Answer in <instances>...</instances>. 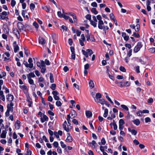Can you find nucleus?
I'll return each instance as SVG.
<instances>
[{
    "mask_svg": "<svg viewBox=\"0 0 155 155\" xmlns=\"http://www.w3.org/2000/svg\"><path fill=\"white\" fill-rule=\"evenodd\" d=\"M142 47V45L141 43L140 42H139L137 45L135 47L134 51L135 53L138 52L140 49V48Z\"/></svg>",
    "mask_w": 155,
    "mask_h": 155,
    "instance_id": "1",
    "label": "nucleus"
},
{
    "mask_svg": "<svg viewBox=\"0 0 155 155\" xmlns=\"http://www.w3.org/2000/svg\"><path fill=\"white\" fill-rule=\"evenodd\" d=\"M14 105L13 104L12 102H10L9 104H8L7 106V110L9 111H11L13 112V107Z\"/></svg>",
    "mask_w": 155,
    "mask_h": 155,
    "instance_id": "2",
    "label": "nucleus"
},
{
    "mask_svg": "<svg viewBox=\"0 0 155 155\" xmlns=\"http://www.w3.org/2000/svg\"><path fill=\"white\" fill-rule=\"evenodd\" d=\"M17 26L20 31L24 30L25 28L24 26L21 22H19L17 24Z\"/></svg>",
    "mask_w": 155,
    "mask_h": 155,
    "instance_id": "3",
    "label": "nucleus"
},
{
    "mask_svg": "<svg viewBox=\"0 0 155 155\" xmlns=\"http://www.w3.org/2000/svg\"><path fill=\"white\" fill-rule=\"evenodd\" d=\"M13 32L16 36L17 38L19 39L20 38V34L18 30L17 29H14L13 30Z\"/></svg>",
    "mask_w": 155,
    "mask_h": 155,
    "instance_id": "4",
    "label": "nucleus"
},
{
    "mask_svg": "<svg viewBox=\"0 0 155 155\" xmlns=\"http://www.w3.org/2000/svg\"><path fill=\"white\" fill-rule=\"evenodd\" d=\"M13 45L14 48V51L16 53L19 50V47L18 45L17 44L16 41H15L13 42Z\"/></svg>",
    "mask_w": 155,
    "mask_h": 155,
    "instance_id": "5",
    "label": "nucleus"
},
{
    "mask_svg": "<svg viewBox=\"0 0 155 155\" xmlns=\"http://www.w3.org/2000/svg\"><path fill=\"white\" fill-rule=\"evenodd\" d=\"M48 117L45 114H43V116L41 118V121L42 123H43L45 121H48Z\"/></svg>",
    "mask_w": 155,
    "mask_h": 155,
    "instance_id": "6",
    "label": "nucleus"
},
{
    "mask_svg": "<svg viewBox=\"0 0 155 155\" xmlns=\"http://www.w3.org/2000/svg\"><path fill=\"white\" fill-rule=\"evenodd\" d=\"M19 87L25 93H26L28 92V89L26 86L25 85H20Z\"/></svg>",
    "mask_w": 155,
    "mask_h": 155,
    "instance_id": "7",
    "label": "nucleus"
},
{
    "mask_svg": "<svg viewBox=\"0 0 155 155\" xmlns=\"http://www.w3.org/2000/svg\"><path fill=\"white\" fill-rule=\"evenodd\" d=\"M23 63L27 68H32L33 67V64H28L27 62L25 61H24Z\"/></svg>",
    "mask_w": 155,
    "mask_h": 155,
    "instance_id": "8",
    "label": "nucleus"
},
{
    "mask_svg": "<svg viewBox=\"0 0 155 155\" xmlns=\"http://www.w3.org/2000/svg\"><path fill=\"white\" fill-rule=\"evenodd\" d=\"M7 100L11 102H12L14 98V96L11 94H8L7 96Z\"/></svg>",
    "mask_w": 155,
    "mask_h": 155,
    "instance_id": "9",
    "label": "nucleus"
},
{
    "mask_svg": "<svg viewBox=\"0 0 155 155\" xmlns=\"http://www.w3.org/2000/svg\"><path fill=\"white\" fill-rule=\"evenodd\" d=\"M128 131L131 133V134L134 135H136L137 134V131L134 129H131L130 128H128Z\"/></svg>",
    "mask_w": 155,
    "mask_h": 155,
    "instance_id": "10",
    "label": "nucleus"
},
{
    "mask_svg": "<svg viewBox=\"0 0 155 155\" xmlns=\"http://www.w3.org/2000/svg\"><path fill=\"white\" fill-rule=\"evenodd\" d=\"M105 100L104 99H99L98 101L95 100V102L97 103H99L102 105H104L105 104Z\"/></svg>",
    "mask_w": 155,
    "mask_h": 155,
    "instance_id": "11",
    "label": "nucleus"
},
{
    "mask_svg": "<svg viewBox=\"0 0 155 155\" xmlns=\"http://www.w3.org/2000/svg\"><path fill=\"white\" fill-rule=\"evenodd\" d=\"M52 37L53 40V42L54 44L56 43L57 36L54 33L52 34Z\"/></svg>",
    "mask_w": 155,
    "mask_h": 155,
    "instance_id": "12",
    "label": "nucleus"
},
{
    "mask_svg": "<svg viewBox=\"0 0 155 155\" xmlns=\"http://www.w3.org/2000/svg\"><path fill=\"white\" fill-rule=\"evenodd\" d=\"M101 97V95L100 93H97L96 94V97L95 98H94V99L95 101V100H96L98 101L99 99H100Z\"/></svg>",
    "mask_w": 155,
    "mask_h": 155,
    "instance_id": "13",
    "label": "nucleus"
},
{
    "mask_svg": "<svg viewBox=\"0 0 155 155\" xmlns=\"http://www.w3.org/2000/svg\"><path fill=\"white\" fill-rule=\"evenodd\" d=\"M85 113L86 116L87 118H89L91 117L92 116V113L90 111H86Z\"/></svg>",
    "mask_w": 155,
    "mask_h": 155,
    "instance_id": "14",
    "label": "nucleus"
},
{
    "mask_svg": "<svg viewBox=\"0 0 155 155\" xmlns=\"http://www.w3.org/2000/svg\"><path fill=\"white\" fill-rule=\"evenodd\" d=\"M7 132L6 130H2V132L0 135L1 137L3 138H5L6 137V134Z\"/></svg>",
    "mask_w": 155,
    "mask_h": 155,
    "instance_id": "15",
    "label": "nucleus"
},
{
    "mask_svg": "<svg viewBox=\"0 0 155 155\" xmlns=\"http://www.w3.org/2000/svg\"><path fill=\"white\" fill-rule=\"evenodd\" d=\"M39 44L43 45L45 43L46 41L44 38H39Z\"/></svg>",
    "mask_w": 155,
    "mask_h": 155,
    "instance_id": "16",
    "label": "nucleus"
},
{
    "mask_svg": "<svg viewBox=\"0 0 155 155\" xmlns=\"http://www.w3.org/2000/svg\"><path fill=\"white\" fill-rule=\"evenodd\" d=\"M27 78L28 77L29 78H34L35 76L33 72H30L29 74H27Z\"/></svg>",
    "mask_w": 155,
    "mask_h": 155,
    "instance_id": "17",
    "label": "nucleus"
},
{
    "mask_svg": "<svg viewBox=\"0 0 155 155\" xmlns=\"http://www.w3.org/2000/svg\"><path fill=\"white\" fill-rule=\"evenodd\" d=\"M71 116L70 117L71 118H73L76 115V113L75 110H72L71 111Z\"/></svg>",
    "mask_w": 155,
    "mask_h": 155,
    "instance_id": "18",
    "label": "nucleus"
},
{
    "mask_svg": "<svg viewBox=\"0 0 155 155\" xmlns=\"http://www.w3.org/2000/svg\"><path fill=\"white\" fill-rule=\"evenodd\" d=\"M71 118V117L70 116V114H68L67 115V120L68 121V123L69 124V126H70V127L71 128V127L70 126L71 125V120L70 118Z\"/></svg>",
    "mask_w": 155,
    "mask_h": 155,
    "instance_id": "19",
    "label": "nucleus"
},
{
    "mask_svg": "<svg viewBox=\"0 0 155 155\" xmlns=\"http://www.w3.org/2000/svg\"><path fill=\"white\" fill-rule=\"evenodd\" d=\"M133 123L137 126L139 125L140 123V121L138 119H136L132 120Z\"/></svg>",
    "mask_w": 155,
    "mask_h": 155,
    "instance_id": "20",
    "label": "nucleus"
},
{
    "mask_svg": "<svg viewBox=\"0 0 155 155\" xmlns=\"http://www.w3.org/2000/svg\"><path fill=\"white\" fill-rule=\"evenodd\" d=\"M110 125L111 126L113 125L114 127V130H116L117 129V126L115 123V122L114 120H113V123L110 124Z\"/></svg>",
    "mask_w": 155,
    "mask_h": 155,
    "instance_id": "21",
    "label": "nucleus"
},
{
    "mask_svg": "<svg viewBox=\"0 0 155 155\" xmlns=\"http://www.w3.org/2000/svg\"><path fill=\"white\" fill-rule=\"evenodd\" d=\"M89 85L90 87H91L93 88L94 87V84L93 81L92 80H90V81L89 82Z\"/></svg>",
    "mask_w": 155,
    "mask_h": 155,
    "instance_id": "22",
    "label": "nucleus"
},
{
    "mask_svg": "<svg viewBox=\"0 0 155 155\" xmlns=\"http://www.w3.org/2000/svg\"><path fill=\"white\" fill-rule=\"evenodd\" d=\"M27 78L28 79V83L32 85L34 84V81L33 79H32L31 78H29V77Z\"/></svg>",
    "mask_w": 155,
    "mask_h": 155,
    "instance_id": "23",
    "label": "nucleus"
},
{
    "mask_svg": "<svg viewBox=\"0 0 155 155\" xmlns=\"http://www.w3.org/2000/svg\"><path fill=\"white\" fill-rule=\"evenodd\" d=\"M0 19L1 20L5 19L6 21H7L8 19V16H6V17L4 16V15H1V13H0Z\"/></svg>",
    "mask_w": 155,
    "mask_h": 155,
    "instance_id": "24",
    "label": "nucleus"
},
{
    "mask_svg": "<svg viewBox=\"0 0 155 155\" xmlns=\"http://www.w3.org/2000/svg\"><path fill=\"white\" fill-rule=\"evenodd\" d=\"M50 79L51 83H52L54 82V79L53 75L51 73L50 74Z\"/></svg>",
    "mask_w": 155,
    "mask_h": 155,
    "instance_id": "25",
    "label": "nucleus"
},
{
    "mask_svg": "<svg viewBox=\"0 0 155 155\" xmlns=\"http://www.w3.org/2000/svg\"><path fill=\"white\" fill-rule=\"evenodd\" d=\"M66 141L67 142H72V140L71 137L70 136H68L66 139Z\"/></svg>",
    "mask_w": 155,
    "mask_h": 155,
    "instance_id": "26",
    "label": "nucleus"
},
{
    "mask_svg": "<svg viewBox=\"0 0 155 155\" xmlns=\"http://www.w3.org/2000/svg\"><path fill=\"white\" fill-rule=\"evenodd\" d=\"M82 52L83 54L84 55L85 57L87 58L88 57V52L87 51H85L82 50Z\"/></svg>",
    "mask_w": 155,
    "mask_h": 155,
    "instance_id": "27",
    "label": "nucleus"
},
{
    "mask_svg": "<svg viewBox=\"0 0 155 155\" xmlns=\"http://www.w3.org/2000/svg\"><path fill=\"white\" fill-rule=\"evenodd\" d=\"M108 114V110L107 109H106L104 110V112L103 115V116L105 117H106L107 116Z\"/></svg>",
    "mask_w": 155,
    "mask_h": 155,
    "instance_id": "28",
    "label": "nucleus"
},
{
    "mask_svg": "<svg viewBox=\"0 0 155 155\" xmlns=\"http://www.w3.org/2000/svg\"><path fill=\"white\" fill-rule=\"evenodd\" d=\"M91 24L93 25L94 27H96L97 26V22L94 21L92 20H91L90 21Z\"/></svg>",
    "mask_w": 155,
    "mask_h": 155,
    "instance_id": "29",
    "label": "nucleus"
},
{
    "mask_svg": "<svg viewBox=\"0 0 155 155\" xmlns=\"http://www.w3.org/2000/svg\"><path fill=\"white\" fill-rule=\"evenodd\" d=\"M64 129L66 130L67 132H69L70 131V129H71V128L69 126H68V127H67L66 126H65V127H63Z\"/></svg>",
    "mask_w": 155,
    "mask_h": 155,
    "instance_id": "30",
    "label": "nucleus"
},
{
    "mask_svg": "<svg viewBox=\"0 0 155 155\" xmlns=\"http://www.w3.org/2000/svg\"><path fill=\"white\" fill-rule=\"evenodd\" d=\"M56 84H53L51 85L50 88L53 91L54 90L56 89Z\"/></svg>",
    "mask_w": 155,
    "mask_h": 155,
    "instance_id": "31",
    "label": "nucleus"
},
{
    "mask_svg": "<svg viewBox=\"0 0 155 155\" xmlns=\"http://www.w3.org/2000/svg\"><path fill=\"white\" fill-rule=\"evenodd\" d=\"M91 11L95 15H97L98 13V12L96 10V9L95 8H92L91 10Z\"/></svg>",
    "mask_w": 155,
    "mask_h": 155,
    "instance_id": "32",
    "label": "nucleus"
},
{
    "mask_svg": "<svg viewBox=\"0 0 155 155\" xmlns=\"http://www.w3.org/2000/svg\"><path fill=\"white\" fill-rule=\"evenodd\" d=\"M119 125H123L125 124V122L123 119H120L119 121Z\"/></svg>",
    "mask_w": 155,
    "mask_h": 155,
    "instance_id": "33",
    "label": "nucleus"
},
{
    "mask_svg": "<svg viewBox=\"0 0 155 155\" xmlns=\"http://www.w3.org/2000/svg\"><path fill=\"white\" fill-rule=\"evenodd\" d=\"M95 144H96V142L94 140H93L91 142L89 143H88V146H89L90 147H91L92 146V144L93 146H94V145Z\"/></svg>",
    "mask_w": 155,
    "mask_h": 155,
    "instance_id": "34",
    "label": "nucleus"
},
{
    "mask_svg": "<svg viewBox=\"0 0 155 155\" xmlns=\"http://www.w3.org/2000/svg\"><path fill=\"white\" fill-rule=\"evenodd\" d=\"M60 143L61 146L62 148H64L66 147V145L65 144H64V142L63 141H61L60 142Z\"/></svg>",
    "mask_w": 155,
    "mask_h": 155,
    "instance_id": "35",
    "label": "nucleus"
},
{
    "mask_svg": "<svg viewBox=\"0 0 155 155\" xmlns=\"http://www.w3.org/2000/svg\"><path fill=\"white\" fill-rule=\"evenodd\" d=\"M148 50L150 52L155 53V48H150Z\"/></svg>",
    "mask_w": 155,
    "mask_h": 155,
    "instance_id": "36",
    "label": "nucleus"
},
{
    "mask_svg": "<svg viewBox=\"0 0 155 155\" xmlns=\"http://www.w3.org/2000/svg\"><path fill=\"white\" fill-rule=\"evenodd\" d=\"M53 145L54 146V147L55 148H57L58 147L59 144L57 142L54 141L53 143Z\"/></svg>",
    "mask_w": 155,
    "mask_h": 155,
    "instance_id": "37",
    "label": "nucleus"
},
{
    "mask_svg": "<svg viewBox=\"0 0 155 155\" xmlns=\"http://www.w3.org/2000/svg\"><path fill=\"white\" fill-rule=\"evenodd\" d=\"M56 105L58 107H60L62 105V103L60 101H58L56 103Z\"/></svg>",
    "mask_w": 155,
    "mask_h": 155,
    "instance_id": "38",
    "label": "nucleus"
},
{
    "mask_svg": "<svg viewBox=\"0 0 155 155\" xmlns=\"http://www.w3.org/2000/svg\"><path fill=\"white\" fill-rule=\"evenodd\" d=\"M86 18L89 20L90 21L91 20V15L90 14H88L85 16Z\"/></svg>",
    "mask_w": 155,
    "mask_h": 155,
    "instance_id": "39",
    "label": "nucleus"
},
{
    "mask_svg": "<svg viewBox=\"0 0 155 155\" xmlns=\"http://www.w3.org/2000/svg\"><path fill=\"white\" fill-rule=\"evenodd\" d=\"M121 106L122 108L126 110H128L129 109L128 107L125 105L122 104L121 105Z\"/></svg>",
    "mask_w": 155,
    "mask_h": 155,
    "instance_id": "40",
    "label": "nucleus"
},
{
    "mask_svg": "<svg viewBox=\"0 0 155 155\" xmlns=\"http://www.w3.org/2000/svg\"><path fill=\"white\" fill-rule=\"evenodd\" d=\"M119 69L122 72H125L126 70L125 68L123 66H121L120 67Z\"/></svg>",
    "mask_w": 155,
    "mask_h": 155,
    "instance_id": "41",
    "label": "nucleus"
},
{
    "mask_svg": "<svg viewBox=\"0 0 155 155\" xmlns=\"http://www.w3.org/2000/svg\"><path fill=\"white\" fill-rule=\"evenodd\" d=\"M43 9L45 10L47 12H48L50 11V8L47 6H45L43 7Z\"/></svg>",
    "mask_w": 155,
    "mask_h": 155,
    "instance_id": "42",
    "label": "nucleus"
},
{
    "mask_svg": "<svg viewBox=\"0 0 155 155\" xmlns=\"http://www.w3.org/2000/svg\"><path fill=\"white\" fill-rule=\"evenodd\" d=\"M87 51L88 52V53H89V56H90L93 54V52L92 51L91 49H87Z\"/></svg>",
    "mask_w": 155,
    "mask_h": 155,
    "instance_id": "43",
    "label": "nucleus"
},
{
    "mask_svg": "<svg viewBox=\"0 0 155 155\" xmlns=\"http://www.w3.org/2000/svg\"><path fill=\"white\" fill-rule=\"evenodd\" d=\"M57 14L58 17L62 18L63 17L64 14H62L61 12L58 11V12Z\"/></svg>",
    "mask_w": 155,
    "mask_h": 155,
    "instance_id": "44",
    "label": "nucleus"
},
{
    "mask_svg": "<svg viewBox=\"0 0 155 155\" xmlns=\"http://www.w3.org/2000/svg\"><path fill=\"white\" fill-rule=\"evenodd\" d=\"M136 27V29H135V31H138L140 30V25L139 24H137Z\"/></svg>",
    "mask_w": 155,
    "mask_h": 155,
    "instance_id": "45",
    "label": "nucleus"
},
{
    "mask_svg": "<svg viewBox=\"0 0 155 155\" xmlns=\"http://www.w3.org/2000/svg\"><path fill=\"white\" fill-rule=\"evenodd\" d=\"M33 25L35 26V28H36L37 29H38V25L36 22H34L33 23Z\"/></svg>",
    "mask_w": 155,
    "mask_h": 155,
    "instance_id": "46",
    "label": "nucleus"
},
{
    "mask_svg": "<svg viewBox=\"0 0 155 155\" xmlns=\"http://www.w3.org/2000/svg\"><path fill=\"white\" fill-rule=\"evenodd\" d=\"M16 4V2L14 0H12L11 2V5L12 7L15 6Z\"/></svg>",
    "mask_w": 155,
    "mask_h": 155,
    "instance_id": "47",
    "label": "nucleus"
},
{
    "mask_svg": "<svg viewBox=\"0 0 155 155\" xmlns=\"http://www.w3.org/2000/svg\"><path fill=\"white\" fill-rule=\"evenodd\" d=\"M52 93L53 95V97L55 96L58 95L59 94L58 92L57 91H53L52 92Z\"/></svg>",
    "mask_w": 155,
    "mask_h": 155,
    "instance_id": "48",
    "label": "nucleus"
},
{
    "mask_svg": "<svg viewBox=\"0 0 155 155\" xmlns=\"http://www.w3.org/2000/svg\"><path fill=\"white\" fill-rule=\"evenodd\" d=\"M106 97L107 99V100L109 101L111 104H114V103L113 101L111 100V99L108 95H106Z\"/></svg>",
    "mask_w": 155,
    "mask_h": 155,
    "instance_id": "49",
    "label": "nucleus"
},
{
    "mask_svg": "<svg viewBox=\"0 0 155 155\" xmlns=\"http://www.w3.org/2000/svg\"><path fill=\"white\" fill-rule=\"evenodd\" d=\"M54 135L55 136V137L58 139V140H60V139L59 138V135L58 134V133L57 132H54Z\"/></svg>",
    "mask_w": 155,
    "mask_h": 155,
    "instance_id": "50",
    "label": "nucleus"
},
{
    "mask_svg": "<svg viewBox=\"0 0 155 155\" xmlns=\"http://www.w3.org/2000/svg\"><path fill=\"white\" fill-rule=\"evenodd\" d=\"M35 7V5L33 3H31L30 5V8L31 9H34Z\"/></svg>",
    "mask_w": 155,
    "mask_h": 155,
    "instance_id": "51",
    "label": "nucleus"
},
{
    "mask_svg": "<svg viewBox=\"0 0 155 155\" xmlns=\"http://www.w3.org/2000/svg\"><path fill=\"white\" fill-rule=\"evenodd\" d=\"M48 113L49 115L52 116H54V114L52 111L50 110H48Z\"/></svg>",
    "mask_w": 155,
    "mask_h": 155,
    "instance_id": "52",
    "label": "nucleus"
},
{
    "mask_svg": "<svg viewBox=\"0 0 155 155\" xmlns=\"http://www.w3.org/2000/svg\"><path fill=\"white\" fill-rule=\"evenodd\" d=\"M9 13V12H7L5 11H4L2 12L1 14L3 15L6 16Z\"/></svg>",
    "mask_w": 155,
    "mask_h": 155,
    "instance_id": "53",
    "label": "nucleus"
},
{
    "mask_svg": "<svg viewBox=\"0 0 155 155\" xmlns=\"http://www.w3.org/2000/svg\"><path fill=\"white\" fill-rule=\"evenodd\" d=\"M133 36L134 37H136L137 38H139L140 36L139 34L136 33V32H134L133 34Z\"/></svg>",
    "mask_w": 155,
    "mask_h": 155,
    "instance_id": "54",
    "label": "nucleus"
},
{
    "mask_svg": "<svg viewBox=\"0 0 155 155\" xmlns=\"http://www.w3.org/2000/svg\"><path fill=\"white\" fill-rule=\"evenodd\" d=\"M110 18L113 20L115 19V17L113 13H111L110 15Z\"/></svg>",
    "mask_w": 155,
    "mask_h": 155,
    "instance_id": "55",
    "label": "nucleus"
},
{
    "mask_svg": "<svg viewBox=\"0 0 155 155\" xmlns=\"http://www.w3.org/2000/svg\"><path fill=\"white\" fill-rule=\"evenodd\" d=\"M73 123L76 125L78 124V120L75 119H74L72 120Z\"/></svg>",
    "mask_w": 155,
    "mask_h": 155,
    "instance_id": "56",
    "label": "nucleus"
},
{
    "mask_svg": "<svg viewBox=\"0 0 155 155\" xmlns=\"http://www.w3.org/2000/svg\"><path fill=\"white\" fill-rule=\"evenodd\" d=\"M71 16L73 17V20L74 21H76L77 19L76 16L74 14H72Z\"/></svg>",
    "mask_w": 155,
    "mask_h": 155,
    "instance_id": "57",
    "label": "nucleus"
},
{
    "mask_svg": "<svg viewBox=\"0 0 155 155\" xmlns=\"http://www.w3.org/2000/svg\"><path fill=\"white\" fill-rule=\"evenodd\" d=\"M46 70L45 67H43L41 70V72L42 73H44Z\"/></svg>",
    "mask_w": 155,
    "mask_h": 155,
    "instance_id": "58",
    "label": "nucleus"
},
{
    "mask_svg": "<svg viewBox=\"0 0 155 155\" xmlns=\"http://www.w3.org/2000/svg\"><path fill=\"white\" fill-rule=\"evenodd\" d=\"M145 120L146 123L149 122L151 121L149 117L146 118Z\"/></svg>",
    "mask_w": 155,
    "mask_h": 155,
    "instance_id": "59",
    "label": "nucleus"
},
{
    "mask_svg": "<svg viewBox=\"0 0 155 155\" xmlns=\"http://www.w3.org/2000/svg\"><path fill=\"white\" fill-rule=\"evenodd\" d=\"M91 5L93 7H96L97 6V3L95 2H92L91 4Z\"/></svg>",
    "mask_w": 155,
    "mask_h": 155,
    "instance_id": "60",
    "label": "nucleus"
},
{
    "mask_svg": "<svg viewBox=\"0 0 155 155\" xmlns=\"http://www.w3.org/2000/svg\"><path fill=\"white\" fill-rule=\"evenodd\" d=\"M101 142L102 144L103 145H104L106 143V142L104 138H103L101 140Z\"/></svg>",
    "mask_w": 155,
    "mask_h": 155,
    "instance_id": "61",
    "label": "nucleus"
},
{
    "mask_svg": "<svg viewBox=\"0 0 155 155\" xmlns=\"http://www.w3.org/2000/svg\"><path fill=\"white\" fill-rule=\"evenodd\" d=\"M89 67V65L88 64H87L84 65V69L87 70L88 69Z\"/></svg>",
    "mask_w": 155,
    "mask_h": 155,
    "instance_id": "62",
    "label": "nucleus"
},
{
    "mask_svg": "<svg viewBox=\"0 0 155 155\" xmlns=\"http://www.w3.org/2000/svg\"><path fill=\"white\" fill-rule=\"evenodd\" d=\"M142 111H141V110L138 111L137 113V115L139 116H141L142 115Z\"/></svg>",
    "mask_w": 155,
    "mask_h": 155,
    "instance_id": "63",
    "label": "nucleus"
},
{
    "mask_svg": "<svg viewBox=\"0 0 155 155\" xmlns=\"http://www.w3.org/2000/svg\"><path fill=\"white\" fill-rule=\"evenodd\" d=\"M74 86L75 88H76L78 90H79V86L78 84H76L75 83H74Z\"/></svg>",
    "mask_w": 155,
    "mask_h": 155,
    "instance_id": "64",
    "label": "nucleus"
}]
</instances>
